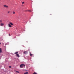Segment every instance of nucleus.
<instances>
[{
    "mask_svg": "<svg viewBox=\"0 0 74 74\" xmlns=\"http://www.w3.org/2000/svg\"><path fill=\"white\" fill-rule=\"evenodd\" d=\"M13 14H15V12H14V11H13Z\"/></svg>",
    "mask_w": 74,
    "mask_h": 74,
    "instance_id": "nucleus-12",
    "label": "nucleus"
},
{
    "mask_svg": "<svg viewBox=\"0 0 74 74\" xmlns=\"http://www.w3.org/2000/svg\"><path fill=\"white\" fill-rule=\"evenodd\" d=\"M24 3H25V2H23L22 3L23 4H24Z\"/></svg>",
    "mask_w": 74,
    "mask_h": 74,
    "instance_id": "nucleus-17",
    "label": "nucleus"
},
{
    "mask_svg": "<svg viewBox=\"0 0 74 74\" xmlns=\"http://www.w3.org/2000/svg\"><path fill=\"white\" fill-rule=\"evenodd\" d=\"M0 52L1 53L2 52V51L1 50V49L0 48Z\"/></svg>",
    "mask_w": 74,
    "mask_h": 74,
    "instance_id": "nucleus-9",
    "label": "nucleus"
},
{
    "mask_svg": "<svg viewBox=\"0 0 74 74\" xmlns=\"http://www.w3.org/2000/svg\"><path fill=\"white\" fill-rule=\"evenodd\" d=\"M0 44H1V43H0Z\"/></svg>",
    "mask_w": 74,
    "mask_h": 74,
    "instance_id": "nucleus-21",
    "label": "nucleus"
},
{
    "mask_svg": "<svg viewBox=\"0 0 74 74\" xmlns=\"http://www.w3.org/2000/svg\"><path fill=\"white\" fill-rule=\"evenodd\" d=\"M34 74H37V73H36V72H34V73H33Z\"/></svg>",
    "mask_w": 74,
    "mask_h": 74,
    "instance_id": "nucleus-15",
    "label": "nucleus"
},
{
    "mask_svg": "<svg viewBox=\"0 0 74 74\" xmlns=\"http://www.w3.org/2000/svg\"><path fill=\"white\" fill-rule=\"evenodd\" d=\"M23 67H25V65L24 64H21L20 65V68H23Z\"/></svg>",
    "mask_w": 74,
    "mask_h": 74,
    "instance_id": "nucleus-1",
    "label": "nucleus"
},
{
    "mask_svg": "<svg viewBox=\"0 0 74 74\" xmlns=\"http://www.w3.org/2000/svg\"><path fill=\"white\" fill-rule=\"evenodd\" d=\"M9 36H10V34H9Z\"/></svg>",
    "mask_w": 74,
    "mask_h": 74,
    "instance_id": "nucleus-20",
    "label": "nucleus"
},
{
    "mask_svg": "<svg viewBox=\"0 0 74 74\" xmlns=\"http://www.w3.org/2000/svg\"><path fill=\"white\" fill-rule=\"evenodd\" d=\"M9 68H11V66H9Z\"/></svg>",
    "mask_w": 74,
    "mask_h": 74,
    "instance_id": "nucleus-16",
    "label": "nucleus"
},
{
    "mask_svg": "<svg viewBox=\"0 0 74 74\" xmlns=\"http://www.w3.org/2000/svg\"><path fill=\"white\" fill-rule=\"evenodd\" d=\"M28 12H32V11L31 10H28Z\"/></svg>",
    "mask_w": 74,
    "mask_h": 74,
    "instance_id": "nucleus-13",
    "label": "nucleus"
},
{
    "mask_svg": "<svg viewBox=\"0 0 74 74\" xmlns=\"http://www.w3.org/2000/svg\"><path fill=\"white\" fill-rule=\"evenodd\" d=\"M0 22H1V23L2 22V20H0Z\"/></svg>",
    "mask_w": 74,
    "mask_h": 74,
    "instance_id": "nucleus-18",
    "label": "nucleus"
},
{
    "mask_svg": "<svg viewBox=\"0 0 74 74\" xmlns=\"http://www.w3.org/2000/svg\"><path fill=\"white\" fill-rule=\"evenodd\" d=\"M18 51H16V52L14 53V54H18Z\"/></svg>",
    "mask_w": 74,
    "mask_h": 74,
    "instance_id": "nucleus-11",
    "label": "nucleus"
},
{
    "mask_svg": "<svg viewBox=\"0 0 74 74\" xmlns=\"http://www.w3.org/2000/svg\"><path fill=\"white\" fill-rule=\"evenodd\" d=\"M10 23V24L11 25H13V24H12V23L11 22H10V23Z\"/></svg>",
    "mask_w": 74,
    "mask_h": 74,
    "instance_id": "nucleus-10",
    "label": "nucleus"
},
{
    "mask_svg": "<svg viewBox=\"0 0 74 74\" xmlns=\"http://www.w3.org/2000/svg\"><path fill=\"white\" fill-rule=\"evenodd\" d=\"M3 6L5 8H8V6L5 5H3Z\"/></svg>",
    "mask_w": 74,
    "mask_h": 74,
    "instance_id": "nucleus-2",
    "label": "nucleus"
},
{
    "mask_svg": "<svg viewBox=\"0 0 74 74\" xmlns=\"http://www.w3.org/2000/svg\"><path fill=\"white\" fill-rule=\"evenodd\" d=\"M27 53V51H25L24 52V54H25V55H26Z\"/></svg>",
    "mask_w": 74,
    "mask_h": 74,
    "instance_id": "nucleus-3",
    "label": "nucleus"
},
{
    "mask_svg": "<svg viewBox=\"0 0 74 74\" xmlns=\"http://www.w3.org/2000/svg\"><path fill=\"white\" fill-rule=\"evenodd\" d=\"M8 26L9 27H12V26H11V25H10V24H8Z\"/></svg>",
    "mask_w": 74,
    "mask_h": 74,
    "instance_id": "nucleus-7",
    "label": "nucleus"
},
{
    "mask_svg": "<svg viewBox=\"0 0 74 74\" xmlns=\"http://www.w3.org/2000/svg\"><path fill=\"white\" fill-rule=\"evenodd\" d=\"M16 56L18 57V58L20 57L19 55L18 54H16Z\"/></svg>",
    "mask_w": 74,
    "mask_h": 74,
    "instance_id": "nucleus-5",
    "label": "nucleus"
},
{
    "mask_svg": "<svg viewBox=\"0 0 74 74\" xmlns=\"http://www.w3.org/2000/svg\"><path fill=\"white\" fill-rule=\"evenodd\" d=\"M16 73H19V72L17 71H16Z\"/></svg>",
    "mask_w": 74,
    "mask_h": 74,
    "instance_id": "nucleus-14",
    "label": "nucleus"
},
{
    "mask_svg": "<svg viewBox=\"0 0 74 74\" xmlns=\"http://www.w3.org/2000/svg\"><path fill=\"white\" fill-rule=\"evenodd\" d=\"M10 13V11H9L8 12V14H9Z\"/></svg>",
    "mask_w": 74,
    "mask_h": 74,
    "instance_id": "nucleus-19",
    "label": "nucleus"
},
{
    "mask_svg": "<svg viewBox=\"0 0 74 74\" xmlns=\"http://www.w3.org/2000/svg\"><path fill=\"white\" fill-rule=\"evenodd\" d=\"M30 55L31 56H33V54H31V53H30Z\"/></svg>",
    "mask_w": 74,
    "mask_h": 74,
    "instance_id": "nucleus-6",
    "label": "nucleus"
},
{
    "mask_svg": "<svg viewBox=\"0 0 74 74\" xmlns=\"http://www.w3.org/2000/svg\"><path fill=\"white\" fill-rule=\"evenodd\" d=\"M4 25V23H1L0 24V26H3Z\"/></svg>",
    "mask_w": 74,
    "mask_h": 74,
    "instance_id": "nucleus-4",
    "label": "nucleus"
},
{
    "mask_svg": "<svg viewBox=\"0 0 74 74\" xmlns=\"http://www.w3.org/2000/svg\"><path fill=\"white\" fill-rule=\"evenodd\" d=\"M24 74H29V72H26L25 73H24Z\"/></svg>",
    "mask_w": 74,
    "mask_h": 74,
    "instance_id": "nucleus-8",
    "label": "nucleus"
}]
</instances>
